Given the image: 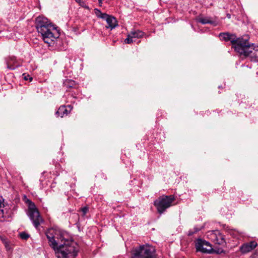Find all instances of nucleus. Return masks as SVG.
<instances>
[{
  "instance_id": "nucleus-13",
  "label": "nucleus",
  "mask_w": 258,
  "mask_h": 258,
  "mask_svg": "<svg viewBox=\"0 0 258 258\" xmlns=\"http://www.w3.org/2000/svg\"><path fill=\"white\" fill-rule=\"evenodd\" d=\"M196 20L198 22H199L202 24H210L214 26L218 25V22L216 21L213 20L210 17H198L196 18Z\"/></svg>"
},
{
  "instance_id": "nucleus-18",
  "label": "nucleus",
  "mask_w": 258,
  "mask_h": 258,
  "mask_svg": "<svg viewBox=\"0 0 258 258\" xmlns=\"http://www.w3.org/2000/svg\"><path fill=\"white\" fill-rule=\"evenodd\" d=\"M4 201L3 200L0 199V216L3 217L4 215Z\"/></svg>"
},
{
  "instance_id": "nucleus-10",
  "label": "nucleus",
  "mask_w": 258,
  "mask_h": 258,
  "mask_svg": "<svg viewBox=\"0 0 258 258\" xmlns=\"http://www.w3.org/2000/svg\"><path fill=\"white\" fill-rule=\"evenodd\" d=\"M144 33L139 30L132 31L127 35V37L125 39L124 42L126 44H131L133 42L134 38H140L143 37Z\"/></svg>"
},
{
  "instance_id": "nucleus-2",
  "label": "nucleus",
  "mask_w": 258,
  "mask_h": 258,
  "mask_svg": "<svg viewBox=\"0 0 258 258\" xmlns=\"http://www.w3.org/2000/svg\"><path fill=\"white\" fill-rule=\"evenodd\" d=\"M35 23L37 31L41 34L44 41L50 44L55 39L52 31L55 28L46 18L43 17H38Z\"/></svg>"
},
{
  "instance_id": "nucleus-23",
  "label": "nucleus",
  "mask_w": 258,
  "mask_h": 258,
  "mask_svg": "<svg viewBox=\"0 0 258 258\" xmlns=\"http://www.w3.org/2000/svg\"><path fill=\"white\" fill-rule=\"evenodd\" d=\"M200 229H198V228H196L195 229V231L194 232H191V231H189V233H188V235H192L194 233H195L196 232H197L198 231H199Z\"/></svg>"
},
{
  "instance_id": "nucleus-15",
  "label": "nucleus",
  "mask_w": 258,
  "mask_h": 258,
  "mask_svg": "<svg viewBox=\"0 0 258 258\" xmlns=\"http://www.w3.org/2000/svg\"><path fill=\"white\" fill-rule=\"evenodd\" d=\"M7 68L10 70H15L20 66L15 56H11L7 61Z\"/></svg>"
},
{
  "instance_id": "nucleus-22",
  "label": "nucleus",
  "mask_w": 258,
  "mask_h": 258,
  "mask_svg": "<svg viewBox=\"0 0 258 258\" xmlns=\"http://www.w3.org/2000/svg\"><path fill=\"white\" fill-rule=\"evenodd\" d=\"M75 1L81 6H83L85 5L84 2L82 0H75Z\"/></svg>"
},
{
  "instance_id": "nucleus-27",
  "label": "nucleus",
  "mask_w": 258,
  "mask_h": 258,
  "mask_svg": "<svg viewBox=\"0 0 258 258\" xmlns=\"http://www.w3.org/2000/svg\"><path fill=\"white\" fill-rule=\"evenodd\" d=\"M156 258H157V257H156Z\"/></svg>"
},
{
  "instance_id": "nucleus-17",
  "label": "nucleus",
  "mask_w": 258,
  "mask_h": 258,
  "mask_svg": "<svg viewBox=\"0 0 258 258\" xmlns=\"http://www.w3.org/2000/svg\"><path fill=\"white\" fill-rule=\"evenodd\" d=\"M19 235L21 238L24 240H27L30 237V235L25 232H21Z\"/></svg>"
},
{
  "instance_id": "nucleus-20",
  "label": "nucleus",
  "mask_w": 258,
  "mask_h": 258,
  "mask_svg": "<svg viewBox=\"0 0 258 258\" xmlns=\"http://www.w3.org/2000/svg\"><path fill=\"white\" fill-rule=\"evenodd\" d=\"M75 82L74 81H69L68 82H66L65 83V86H66L67 88H71L73 87V85L74 84Z\"/></svg>"
},
{
  "instance_id": "nucleus-11",
  "label": "nucleus",
  "mask_w": 258,
  "mask_h": 258,
  "mask_svg": "<svg viewBox=\"0 0 258 258\" xmlns=\"http://www.w3.org/2000/svg\"><path fill=\"white\" fill-rule=\"evenodd\" d=\"M103 20H105L107 24V25L106 26V28L107 29L112 30L117 26V22L115 18L112 16L107 14L106 17Z\"/></svg>"
},
{
  "instance_id": "nucleus-16",
  "label": "nucleus",
  "mask_w": 258,
  "mask_h": 258,
  "mask_svg": "<svg viewBox=\"0 0 258 258\" xmlns=\"http://www.w3.org/2000/svg\"><path fill=\"white\" fill-rule=\"evenodd\" d=\"M94 11L95 14L98 18H100L103 20L104 18H105V17H106L107 14L102 13L98 9H95Z\"/></svg>"
},
{
  "instance_id": "nucleus-12",
  "label": "nucleus",
  "mask_w": 258,
  "mask_h": 258,
  "mask_svg": "<svg viewBox=\"0 0 258 258\" xmlns=\"http://www.w3.org/2000/svg\"><path fill=\"white\" fill-rule=\"evenodd\" d=\"M257 246V243L254 241L242 244L240 247V251L242 253H247L250 251Z\"/></svg>"
},
{
  "instance_id": "nucleus-7",
  "label": "nucleus",
  "mask_w": 258,
  "mask_h": 258,
  "mask_svg": "<svg viewBox=\"0 0 258 258\" xmlns=\"http://www.w3.org/2000/svg\"><path fill=\"white\" fill-rule=\"evenodd\" d=\"M207 236L215 244L224 245L226 243L224 236L219 230L208 231Z\"/></svg>"
},
{
  "instance_id": "nucleus-21",
  "label": "nucleus",
  "mask_w": 258,
  "mask_h": 258,
  "mask_svg": "<svg viewBox=\"0 0 258 258\" xmlns=\"http://www.w3.org/2000/svg\"><path fill=\"white\" fill-rule=\"evenodd\" d=\"M23 75L24 76V79L25 80H29L30 81H31L33 80L32 77H30L29 75L24 74Z\"/></svg>"
},
{
  "instance_id": "nucleus-25",
  "label": "nucleus",
  "mask_w": 258,
  "mask_h": 258,
  "mask_svg": "<svg viewBox=\"0 0 258 258\" xmlns=\"http://www.w3.org/2000/svg\"><path fill=\"white\" fill-rule=\"evenodd\" d=\"M226 16L229 19L231 18V15L229 14H227Z\"/></svg>"
},
{
  "instance_id": "nucleus-26",
  "label": "nucleus",
  "mask_w": 258,
  "mask_h": 258,
  "mask_svg": "<svg viewBox=\"0 0 258 258\" xmlns=\"http://www.w3.org/2000/svg\"><path fill=\"white\" fill-rule=\"evenodd\" d=\"M99 1H100L101 0H99Z\"/></svg>"
},
{
  "instance_id": "nucleus-4",
  "label": "nucleus",
  "mask_w": 258,
  "mask_h": 258,
  "mask_svg": "<svg viewBox=\"0 0 258 258\" xmlns=\"http://www.w3.org/2000/svg\"><path fill=\"white\" fill-rule=\"evenodd\" d=\"M26 203L28 204V216L33 226L36 229H38L40 224L43 223L44 220L41 216L38 209L33 202L28 199Z\"/></svg>"
},
{
  "instance_id": "nucleus-19",
  "label": "nucleus",
  "mask_w": 258,
  "mask_h": 258,
  "mask_svg": "<svg viewBox=\"0 0 258 258\" xmlns=\"http://www.w3.org/2000/svg\"><path fill=\"white\" fill-rule=\"evenodd\" d=\"M89 210V208L88 207H84L82 208L80 210L81 212L82 213V215L84 216H85L86 213L88 212Z\"/></svg>"
},
{
  "instance_id": "nucleus-14",
  "label": "nucleus",
  "mask_w": 258,
  "mask_h": 258,
  "mask_svg": "<svg viewBox=\"0 0 258 258\" xmlns=\"http://www.w3.org/2000/svg\"><path fill=\"white\" fill-rule=\"evenodd\" d=\"M67 107L70 108L69 111L68 110L66 106L62 105L60 106L58 110L56 112L55 115L57 117L60 116L61 117H63L65 115H67L72 109L71 105H68Z\"/></svg>"
},
{
  "instance_id": "nucleus-8",
  "label": "nucleus",
  "mask_w": 258,
  "mask_h": 258,
  "mask_svg": "<svg viewBox=\"0 0 258 258\" xmlns=\"http://www.w3.org/2000/svg\"><path fill=\"white\" fill-rule=\"evenodd\" d=\"M219 37L221 40L225 41H230L232 44V47L234 48L236 51V47L241 43L244 38H236L234 34H229L228 33H220Z\"/></svg>"
},
{
  "instance_id": "nucleus-9",
  "label": "nucleus",
  "mask_w": 258,
  "mask_h": 258,
  "mask_svg": "<svg viewBox=\"0 0 258 258\" xmlns=\"http://www.w3.org/2000/svg\"><path fill=\"white\" fill-rule=\"evenodd\" d=\"M195 247L197 251L202 253H211L213 251V248L210 243L202 239L197 240Z\"/></svg>"
},
{
  "instance_id": "nucleus-6",
  "label": "nucleus",
  "mask_w": 258,
  "mask_h": 258,
  "mask_svg": "<svg viewBox=\"0 0 258 258\" xmlns=\"http://www.w3.org/2000/svg\"><path fill=\"white\" fill-rule=\"evenodd\" d=\"M175 200L173 195L162 196L154 201V205L160 214L163 213L167 209L170 207Z\"/></svg>"
},
{
  "instance_id": "nucleus-24",
  "label": "nucleus",
  "mask_w": 258,
  "mask_h": 258,
  "mask_svg": "<svg viewBox=\"0 0 258 258\" xmlns=\"http://www.w3.org/2000/svg\"><path fill=\"white\" fill-rule=\"evenodd\" d=\"M237 232L235 231H234L233 232H232V233H231V234L234 237H236V233Z\"/></svg>"
},
{
  "instance_id": "nucleus-1",
  "label": "nucleus",
  "mask_w": 258,
  "mask_h": 258,
  "mask_svg": "<svg viewBox=\"0 0 258 258\" xmlns=\"http://www.w3.org/2000/svg\"><path fill=\"white\" fill-rule=\"evenodd\" d=\"M45 234L57 258H76L78 247L67 232L51 228Z\"/></svg>"
},
{
  "instance_id": "nucleus-5",
  "label": "nucleus",
  "mask_w": 258,
  "mask_h": 258,
  "mask_svg": "<svg viewBox=\"0 0 258 258\" xmlns=\"http://www.w3.org/2000/svg\"><path fill=\"white\" fill-rule=\"evenodd\" d=\"M155 248L148 244L140 246L136 248L131 258H156Z\"/></svg>"
},
{
  "instance_id": "nucleus-3",
  "label": "nucleus",
  "mask_w": 258,
  "mask_h": 258,
  "mask_svg": "<svg viewBox=\"0 0 258 258\" xmlns=\"http://www.w3.org/2000/svg\"><path fill=\"white\" fill-rule=\"evenodd\" d=\"M242 41L236 47V51L240 55L250 57L253 61H258V45L250 44L247 38H244Z\"/></svg>"
}]
</instances>
